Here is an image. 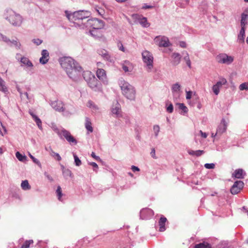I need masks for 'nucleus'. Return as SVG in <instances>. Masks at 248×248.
<instances>
[{"mask_svg": "<svg viewBox=\"0 0 248 248\" xmlns=\"http://www.w3.org/2000/svg\"><path fill=\"white\" fill-rule=\"evenodd\" d=\"M60 62L70 78L75 79L78 76V72L81 70V66L71 57H63L60 59Z\"/></svg>", "mask_w": 248, "mask_h": 248, "instance_id": "nucleus-1", "label": "nucleus"}, {"mask_svg": "<svg viewBox=\"0 0 248 248\" xmlns=\"http://www.w3.org/2000/svg\"><path fill=\"white\" fill-rule=\"evenodd\" d=\"M83 76L84 79L85 80L88 85L91 89L94 90L95 91H101L102 90L100 82L96 79L94 75H93L91 72H84Z\"/></svg>", "mask_w": 248, "mask_h": 248, "instance_id": "nucleus-2", "label": "nucleus"}, {"mask_svg": "<svg viewBox=\"0 0 248 248\" xmlns=\"http://www.w3.org/2000/svg\"><path fill=\"white\" fill-rule=\"evenodd\" d=\"M4 16L5 19L13 26H20L22 23V16L11 9L6 10Z\"/></svg>", "mask_w": 248, "mask_h": 248, "instance_id": "nucleus-3", "label": "nucleus"}, {"mask_svg": "<svg viewBox=\"0 0 248 248\" xmlns=\"http://www.w3.org/2000/svg\"><path fill=\"white\" fill-rule=\"evenodd\" d=\"M123 94L128 99L133 100L135 97V91L132 86L127 82H124L121 86Z\"/></svg>", "mask_w": 248, "mask_h": 248, "instance_id": "nucleus-4", "label": "nucleus"}, {"mask_svg": "<svg viewBox=\"0 0 248 248\" xmlns=\"http://www.w3.org/2000/svg\"><path fill=\"white\" fill-rule=\"evenodd\" d=\"M142 58L143 62L146 64L147 71L148 72L151 71L153 67L154 57L149 51L145 50L142 53Z\"/></svg>", "mask_w": 248, "mask_h": 248, "instance_id": "nucleus-5", "label": "nucleus"}, {"mask_svg": "<svg viewBox=\"0 0 248 248\" xmlns=\"http://www.w3.org/2000/svg\"><path fill=\"white\" fill-rule=\"evenodd\" d=\"M65 13L68 20L73 22L86 18L83 11L75 12L73 14H69L67 11H65Z\"/></svg>", "mask_w": 248, "mask_h": 248, "instance_id": "nucleus-6", "label": "nucleus"}, {"mask_svg": "<svg viewBox=\"0 0 248 248\" xmlns=\"http://www.w3.org/2000/svg\"><path fill=\"white\" fill-rule=\"evenodd\" d=\"M57 133L59 135L63 137L70 144H73L74 145L77 144V140L68 131L63 129L61 132L57 131Z\"/></svg>", "mask_w": 248, "mask_h": 248, "instance_id": "nucleus-7", "label": "nucleus"}, {"mask_svg": "<svg viewBox=\"0 0 248 248\" xmlns=\"http://www.w3.org/2000/svg\"><path fill=\"white\" fill-rule=\"evenodd\" d=\"M110 110L112 116L115 118H120L123 116L121 106L118 101L113 102Z\"/></svg>", "mask_w": 248, "mask_h": 248, "instance_id": "nucleus-8", "label": "nucleus"}, {"mask_svg": "<svg viewBox=\"0 0 248 248\" xmlns=\"http://www.w3.org/2000/svg\"><path fill=\"white\" fill-rule=\"evenodd\" d=\"M216 60L220 63L230 64L233 61V57L225 53H221L216 57Z\"/></svg>", "mask_w": 248, "mask_h": 248, "instance_id": "nucleus-9", "label": "nucleus"}, {"mask_svg": "<svg viewBox=\"0 0 248 248\" xmlns=\"http://www.w3.org/2000/svg\"><path fill=\"white\" fill-rule=\"evenodd\" d=\"M88 23L93 29H100L104 26L103 21L97 18H93L88 20Z\"/></svg>", "mask_w": 248, "mask_h": 248, "instance_id": "nucleus-10", "label": "nucleus"}, {"mask_svg": "<svg viewBox=\"0 0 248 248\" xmlns=\"http://www.w3.org/2000/svg\"><path fill=\"white\" fill-rule=\"evenodd\" d=\"M154 41L156 44L159 46L167 47L170 45V42L168 38L165 36L156 37Z\"/></svg>", "mask_w": 248, "mask_h": 248, "instance_id": "nucleus-11", "label": "nucleus"}, {"mask_svg": "<svg viewBox=\"0 0 248 248\" xmlns=\"http://www.w3.org/2000/svg\"><path fill=\"white\" fill-rule=\"evenodd\" d=\"M244 186V183L241 181H237L233 184L231 189L232 194H238Z\"/></svg>", "mask_w": 248, "mask_h": 248, "instance_id": "nucleus-12", "label": "nucleus"}, {"mask_svg": "<svg viewBox=\"0 0 248 248\" xmlns=\"http://www.w3.org/2000/svg\"><path fill=\"white\" fill-rule=\"evenodd\" d=\"M132 16L133 19L137 20L143 27H148L150 26V24L148 22L146 17H142V16L138 14H133Z\"/></svg>", "mask_w": 248, "mask_h": 248, "instance_id": "nucleus-13", "label": "nucleus"}, {"mask_svg": "<svg viewBox=\"0 0 248 248\" xmlns=\"http://www.w3.org/2000/svg\"><path fill=\"white\" fill-rule=\"evenodd\" d=\"M227 81L225 79H222L221 81H218L217 83L213 85L212 87V90L214 93L216 95H218L219 93L220 89L222 87L223 85H224L226 83Z\"/></svg>", "mask_w": 248, "mask_h": 248, "instance_id": "nucleus-14", "label": "nucleus"}, {"mask_svg": "<svg viewBox=\"0 0 248 248\" xmlns=\"http://www.w3.org/2000/svg\"><path fill=\"white\" fill-rule=\"evenodd\" d=\"M227 123L225 119H223L220 124L217 127V134H218L219 136L221 135L224 132H225L227 129Z\"/></svg>", "mask_w": 248, "mask_h": 248, "instance_id": "nucleus-15", "label": "nucleus"}, {"mask_svg": "<svg viewBox=\"0 0 248 248\" xmlns=\"http://www.w3.org/2000/svg\"><path fill=\"white\" fill-rule=\"evenodd\" d=\"M42 57L40 58V62L43 64H46L47 62L49 55V53L47 50L44 49L41 52Z\"/></svg>", "mask_w": 248, "mask_h": 248, "instance_id": "nucleus-16", "label": "nucleus"}, {"mask_svg": "<svg viewBox=\"0 0 248 248\" xmlns=\"http://www.w3.org/2000/svg\"><path fill=\"white\" fill-rule=\"evenodd\" d=\"M167 221V218L162 215L158 221V225L159 226V231L160 232H162L166 230L165 224Z\"/></svg>", "mask_w": 248, "mask_h": 248, "instance_id": "nucleus-17", "label": "nucleus"}, {"mask_svg": "<svg viewBox=\"0 0 248 248\" xmlns=\"http://www.w3.org/2000/svg\"><path fill=\"white\" fill-rule=\"evenodd\" d=\"M246 174L244 170L241 169L236 170L232 174V176L237 179H242Z\"/></svg>", "mask_w": 248, "mask_h": 248, "instance_id": "nucleus-18", "label": "nucleus"}, {"mask_svg": "<svg viewBox=\"0 0 248 248\" xmlns=\"http://www.w3.org/2000/svg\"><path fill=\"white\" fill-rule=\"evenodd\" d=\"M96 76L100 80H104L106 78V71L101 68H98L96 71Z\"/></svg>", "mask_w": 248, "mask_h": 248, "instance_id": "nucleus-19", "label": "nucleus"}, {"mask_svg": "<svg viewBox=\"0 0 248 248\" xmlns=\"http://www.w3.org/2000/svg\"><path fill=\"white\" fill-rule=\"evenodd\" d=\"M122 68L125 72L131 71L132 69V64L127 61H125L122 64Z\"/></svg>", "mask_w": 248, "mask_h": 248, "instance_id": "nucleus-20", "label": "nucleus"}, {"mask_svg": "<svg viewBox=\"0 0 248 248\" xmlns=\"http://www.w3.org/2000/svg\"><path fill=\"white\" fill-rule=\"evenodd\" d=\"M92 125L91 120L89 118L86 117L85 118V126L86 129L90 133L93 132V128Z\"/></svg>", "mask_w": 248, "mask_h": 248, "instance_id": "nucleus-21", "label": "nucleus"}, {"mask_svg": "<svg viewBox=\"0 0 248 248\" xmlns=\"http://www.w3.org/2000/svg\"><path fill=\"white\" fill-rule=\"evenodd\" d=\"M154 211L150 209V208H144L141 210L140 211V214L142 216H146V215H148L149 216H152L154 215Z\"/></svg>", "mask_w": 248, "mask_h": 248, "instance_id": "nucleus-22", "label": "nucleus"}, {"mask_svg": "<svg viewBox=\"0 0 248 248\" xmlns=\"http://www.w3.org/2000/svg\"><path fill=\"white\" fill-rule=\"evenodd\" d=\"M52 106L56 110L62 111L64 110L63 105L61 102H53L52 103Z\"/></svg>", "mask_w": 248, "mask_h": 248, "instance_id": "nucleus-23", "label": "nucleus"}, {"mask_svg": "<svg viewBox=\"0 0 248 248\" xmlns=\"http://www.w3.org/2000/svg\"><path fill=\"white\" fill-rule=\"evenodd\" d=\"M245 28L242 27L238 36V40L239 43H244L245 40Z\"/></svg>", "mask_w": 248, "mask_h": 248, "instance_id": "nucleus-24", "label": "nucleus"}, {"mask_svg": "<svg viewBox=\"0 0 248 248\" xmlns=\"http://www.w3.org/2000/svg\"><path fill=\"white\" fill-rule=\"evenodd\" d=\"M172 58L173 59V64L174 65H177L179 63L181 60V57L179 53H173L172 55Z\"/></svg>", "mask_w": 248, "mask_h": 248, "instance_id": "nucleus-25", "label": "nucleus"}, {"mask_svg": "<svg viewBox=\"0 0 248 248\" xmlns=\"http://www.w3.org/2000/svg\"><path fill=\"white\" fill-rule=\"evenodd\" d=\"M248 15L246 14L243 13L241 15V28H245L246 24L247 23Z\"/></svg>", "mask_w": 248, "mask_h": 248, "instance_id": "nucleus-26", "label": "nucleus"}, {"mask_svg": "<svg viewBox=\"0 0 248 248\" xmlns=\"http://www.w3.org/2000/svg\"><path fill=\"white\" fill-rule=\"evenodd\" d=\"M204 151L203 150H197V151H193V150H188V153L191 155H195L196 156H201L203 153Z\"/></svg>", "mask_w": 248, "mask_h": 248, "instance_id": "nucleus-27", "label": "nucleus"}, {"mask_svg": "<svg viewBox=\"0 0 248 248\" xmlns=\"http://www.w3.org/2000/svg\"><path fill=\"white\" fill-rule=\"evenodd\" d=\"M31 115L32 116L33 119H34V120L36 122L37 125H38V126L39 127V128L40 129H42V122H41V120L37 116H36L35 115L33 114L32 113H31Z\"/></svg>", "mask_w": 248, "mask_h": 248, "instance_id": "nucleus-28", "label": "nucleus"}, {"mask_svg": "<svg viewBox=\"0 0 248 248\" xmlns=\"http://www.w3.org/2000/svg\"><path fill=\"white\" fill-rule=\"evenodd\" d=\"M0 41H2L6 43H12V42L9 39H8L6 36H4L1 33H0ZM12 43L14 44L16 46L18 47V43L16 41L12 42Z\"/></svg>", "mask_w": 248, "mask_h": 248, "instance_id": "nucleus-29", "label": "nucleus"}, {"mask_svg": "<svg viewBox=\"0 0 248 248\" xmlns=\"http://www.w3.org/2000/svg\"><path fill=\"white\" fill-rule=\"evenodd\" d=\"M21 186L22 188L25 190H29L31 188L27 180L22 181L21 184Z\"/></svg>", "mask_w": 248, "mask_h": 248, "instance_id": "nucleus-30", "label": "nucleus"}, {"mask_svg": "<svg viewBox=\"0 0 248 248\" xmlns=\"http://www.w3.org/2000/svg\"><path fill=\"white\" fill-rule=\"evenodd\" d=\"M21 62L23 63L24 64L28 66V67H31L32 66V64L31 62L29 60V59L23 57L21 59Z\"/></svg>", "mask_w": 248, "mask_h": 248, "instance_id": "nucleus-31", "label": "nucleus"}, {"mask_svg": "<svg viewBox=\"0 0 248 248\" xmlns=\"http://www.w3.org/2000/svg\"><path fill=\"white\" fill-rule=\"evenodd\" d=\"M33 241L32 240H26L22 244L20 248H29L31 245L33 244Z\"/></svg>", "mask_w": 248, "mask_h": 248, "instance_id": "nucleus-32", "label": "nucleus"}, {"mask_svg": "<svg viewBox=\"0 0 248 248\" xmlns=\"http://www.w3.org/2000/svg\"><path fill=\"white\" fill-rule=\"evenodd\" d=\"M50 154L52 157L56 159L58 161H60L62 160V158L60 155L58 153L54 152L52 149H51Z\"/></svg>", "mask_w": 248, "mask_h": 248, "instance_id": "nucleus-33", "label": "nucleus"}, {"mask_svg": "<svg viewBox=\"0 0 248 248\" xmlns=\"http://www.w3.org/2000/svg\"><path fill=\"white\" fill-rule=\"evenodd\" d=\"M0 90L6 92L7 91L6 87L5 86L4 80L0 77Z\"/></svg>", "mask_w": 248, "mask_h": 248, "instance_id": "nucleus-34", "label": "nucleus"}, {"mask_svg": "<svg viewBox=\"0 0 248 248\" xmlns=\"http://www.w3.org/2000/svg\"><path fill=\"white\" fill-rule=\"evenodd\" d=\"M185 52L186 56L184 57V59L186 61L187 65L189 67V68H191V62L189 57V55L187 52L186 51Z\"/></svg>", "mask_w": 248, "mask_h": 248, "instance_id": "nucleus-35", "label": "nucleus"}, {"mask_svg": "<svg viewBox=\"0 0 248 248\" xmlns=\"http://www.w3.org/2000/svg\"><path fill=\"white\" fill-rule=\"evenodd\" d=\"M194 248H211L208 244L200 243L195 245Z\"/></svg>", "mask_w": 248, "mask_h": 248, "instance_id": "nucleus-36", "label": "nucleus"}, {"mask_svg": "<svg viewBox=\"0 0 248 248\" xmlns=\"http://www.w3.org/2000/svg\"><path fill=\"white\" fill-rule=\"evenodd\" d=\"M56 192L58 200L59 201H61V198H62V188L60 186H59L57 187V189L56 190Z\"/></svg>", "mask_w": 248, "mask_h": 248, "instance_id": "nucleus-37", "label": "nucleus"}, {"mask_svg": "<svg viewBox=\"0 0 248 248\" xmlns=\"http://www.w3.org/2000/svg\"><path fill=\"white\" fill-rule=\"evenodd\" d=\"M16 156L17 158L19 160L23 161L24 160L26 159V156L22 155L19 152H17L16 153Z\"/></svg>", "mask_w": 248, "mask_h": 248, "instance_id": "nucleus-38", "label": "nucleus"}, {"mask_svg": "<svg viewBox=\"0 0 248 248\" xmlns=\"http://www.w3.org/2000/svg\"><path fill=\"white\" fill-rule=\"evenodd\" d=\"M87 106L90 107V108L94 109V110L98 109L97 107L96 106H95L93 104V103L92 101H89L88 102Z\"/></svg>", "mask_w": 248, "mask_h": 248, "instance_id": "nucleus-39", "label": "nucleus"}, {"mask_svg": "<svg viewBox=\"0 0 248 248\" xmlns=\"http://www.w3.org/2000/svg\"><path fill=\"white\" fill-rule=\"evenodd\" d=\"M181 86L178 83H175L172 86V90L173 92H177L180 90Z\"/></svg>", "mask_w": 248, "mask_h": 248, "instance_id": "nucleus-40", "label": "nucleus"}, {"mask_svg": "<svg viewBox=\"0 0 248 248\" xmlns=\"http://www.w3.org/2000/svg\"><path fill=\"white\" fill-rule=\"evenodd\" d=\"M74 157L75 162L76 165L77 166H79L81 164V160L75 155H74Z\"/></svg>", "mask_w": 248, "mask_h": 248, "instance_id": "nucleus-41", "label": "nucleus"}, {"mask_svg": "<svg viewBox=\"0 0 248 248\" xmlns=\"http://www.w3.org/2000/svg\"><path fill=\"white\" fill-rule=\"evenodd\" d=\"M178 105H179V108L180 109H182L185 112H187V110H188L186 106H185V105L184 104L180 103L178 104Z\"/></svg>", "mask_w": 248, "mask_h": 248, "instance_id": "nucleus-42", "label": "nucleus"}, {"mask_svg": "<svg viewBox=\"0 0 248 248\" xmlns=\"http://www.w3.org/2000/svg\"><path fill=\"white\" fill-rule=\"evenodd\" d=\"M239 89L241 91L248 90V85L246 83H242L239 86Z\"/></svg>", "mask_w": 248, "mask_h": 248, "instance_id": "nucleus-43", "label": "nucleus"}, {"mask_svg": "<svg viewBox=\"0 0 248 248\" xmlns=\"http://www.w3.org/2000/svg\"><path fill=\"white\" fill-rule=\"evenodd\" d=\"M204 167L208 169H214L215 165L214 163H206L204 165Z\"/></svg>", "mask_w": 248, "mask_h": 248, "instance_id": "nucleus-44", "label": "nucleus"}, {"mask_svg": "<svg viewBox=\"0 0 248 248\" xmlns=\"http://www.w3.org/2000/svg\"><path fill=\"white\" fill-rule=\"evenodd\" d=\"M117 46L119 48V50L122 51L123 52L125 51L124 47L121 42L119 41L118 42Z\"/></svg>", "mask_w": 248, "mask_h": 248, "instance_id": "nucleus-45", "label": "nucleus"}, {"mask_svg": "<svg viewBox=\"0 0 248 248\" xmlns=\"http://www.w3.org/2000/svg\"><path fill=\"white\" fill-rule=\"evenodd\" d=\"M160 128L158 125H155L154 126V131L155 133V136H157L159 132Z\"/></svg>", "mask_w": 248, "mask_h": 248, "instance_id": "nucleus-46", "label": "nucleus"}, {"mask_svg": "<svg viewBox=\"0 0 248 248\" xmlns=\"http://www.w3.org/2000/svg\"><path fill=\"white\" fill-rule=\"evenodd\" d=\"M29 156L32 160L33 162L37 164H39L40 163L38 160L35 158L33 156H32L31 154H29Z\"/></svg>", "mask_w": 248, "mask_h": 248, "instance_id": "nucleus-47", "label": "nucleus"}, {"mask_svg": "<svg viewBox=\"0 0 248 248\" xmlns=\"http://www.w3.org/2000/svg\"><path fill=\"white\" fill-rule=\"evenodd\" d=\"M186 99H190L191 98L192 92L191 91H186Z\"/></svg>", "mask_w": 248, "mask_h": 248, "instance_id": "nucleus-48", "label": "nucleus"}, {"mask_svg": "<svg viewBox=\"0 0 248 248\" xmlns=\"http://www.w3.org/2000/svg\"><path fill=\"white\" fill-rule=\"evenodd\" d=\"M173 105L170 104L167 108V110L168 112L169 113H171L173 111Z\"/></svg>", "mask_w": 248, "mask_h": 248, "instance_id": "nucleus-49", "label": "nucleus"}, {"mask_svg": "<svg viewBox=\"0 0 248 248\" xmlns=\"http://www.w3.org/2000/svg\"><path fill=\"white\" fill-rule=\"evenodd\" d=\"M98 53L102 57H104L106 54L108 53L106 50H99Z\"/></svg>", "mask_w": 248, "mask_h": 248, "instance_id": "nucleus-50", "label": "nucleus"}, {"mask_svg": "<svg viewBox=\"0 0 248 248\" xmlns=\"http://www.w3.org/2000/svg\"><path fill=\"white\" fill-rule=\"evenodd\" d=\"M91 156L92 157H93L94 159H95L96 160H100V157L98 156H96L94 152L92 153Z\"/></svg>", "mask_w": 248, "mask_h": 248, "instance_id": "nucleus-51", "label": "nucleus"}, {"mask_svg": "<svg viewBox=\"0 0 248 248\" xmlns=\"http://www.w3.org/2000/svg\"><path fill=\"white\" fill-rule=\"evenodd\" d=\"M33 42L36 44L37 45H40L42 42V41L40 39H34L33 40Z\"/></svg>", "mask_w": 248, "mask_h": 248, "instance_id": "nucleus-52", "label": "nucleus"}, {"mask_svg": "<svg viewBox=\"0 0 248 248\" xmlns=\"http://www.w3.org/2000/svg\"><path fill=\"white\" fill-rule=\"evenodd\" d=\"M103 58L107 61H111V57L108 53L106 54L104 57H103Z\"/></svg>", "mask_w": 248, "mask_h": 248, "instance_id": "nucleus-53", "label": "nucleus"}, {"mask_svg": "<svg viewBox=\"0 0 248 248\" xmlns=\"http://www.w3.org/2000/svg\"><path fill=\"white\" fill-rule=\"evenodd\" d=\"M153 8H154V6H153L147 5L146 4H144V5L142 6V9H152Z\"/></svg>", "mask_w": 248, "mask_h": 248, "instance_id": "nucleus-54", "label": "nucleus"}, {"mask_svg": "<svg viewBox=\"0 0 248 248\" xmlns=\"http://www.w3.org/2000/svg\"><path fill=\"white\" fill-rule=\"evenodd\" d=\"M180 46L183 48H185L186 46V44L185 42H180Z\"/></svg>", "mask_w": 248, "mask_h": 248, "instance_id": "nucleus-55", "label": "nucleus"}, {"mask_svg": "<svg viewBox=\"0 0 248 248\" xmlns=\"http://www.w3.org/2000/svg\"><path fill=\"white\" fill-rule=\"evenodd\" d=\"M200 133L201 134V136L203 138H206L207 137V134L206 133L203 132L202 130L200 131Z\"/></svg>", "mask_w": 248, "mask_h": 248, "instance_id": "nucleus-56", "label": "nucleus"}, {"mask_svg": "<svg viewBox=\"0 0 248 248\" xmlns=\"http://www.w3.org/2000/svg\"><path fill=\"white\" fill-rule=\"evenodd\" d=\"M155 149L154 148L152 149V151L151 152V156L153 157V158H155L156 157L155 156Z\"/></svg>", "mask_w": 248, "mask_h": 248, "instance_id": "nucleus-57", "label": "nucleus"}, {"mask_svg": "<svg viewBox=\"0 0 248 248\" xmlns=\"http://www.w3.org/2000/svg\"><path fill=\"white\" fill-rule=\"evenodd\" d=\"M131 169H132V170L133 171H139L140 170V169L139 168H138L137 167H136L135 166H132V167H131Z\"/></svg>", "mask_w": 248, "mask_h": 248, "instance_id": "nucleus-58", "label": "nucleus"}, {"mask_svg": "<svg viewBox=\"0 0 248 248\" xmlns=\"http://www.w3.org/2000/svg\"><path fill=\"white\" fill-rule=\"evenodd\" d=\"M90 165L93 166V168H98L97 164L95 162H91L90 163Z\"/></svg>", "mask_w": 248, "mask_h": 248, "instance_id": "nucleus-59", "label": "nucleus"}, {"mask_svg": "<svg viewBox=\"0 0 248 248\" xmlns=\"http://www.w3.org/2000/svg\"><path fill=\"white\" fill-rule=\"evenodd\" d=\"M45 175L46 176V177H47V178L50 181H53V179L52 178V177L49 174H45Z\"/></svg>", "mask_w": 248, "mask_h": 248, "instance_id": "nucleus-60", "label": "nucleus"}, {"mask_svg": "<svg viewBox=\"0 0 248 248\" xmlns=\"http://www.w3.org/2000/svg\"><path fill=\"white\" fill-rule=\"evenodd\" d=\"M211 136H212V137H215L216 136H217L219 135H218V134H217V132H216L215 134L212 133Z\"/></svg>", "mask_w": 248, "mask_h": 248, "instance_id": "nucleus-61", "label": "nucleus"}, {"mask_svg": "<svg viewBox=\"0 0 248 248\" xmlns=\"http://www.w3.org/2000/svg\"><path fill=\"white\" fill-rule=\"evenodd\" d=\"M102 64V63H101V62H97V65L98 66H101Z\"/></svg>", "mask_w": 248, "mask_h": 248, "instance_id": "nucleus-62", "label": "nucleus"}, {"mask_svg": "<svg viewBox=\"0 0 248 248\" xmlns=\"http://www.w3.org/2000/svg\"><path fill=\"white\" fill-rule=\"evenodd\" d=\"M3 153L2 149L0 147V154H2Z\"/></svg>", "mask_w": 248, "mask_h": 248, "instance_id": "nucleus-63", "label": "nucleus"}, {"mask_svg": "<svg viewBox=\"0 0 248 248\" xmlns=\"http://www.w3.org/2000/svg\"><path fill=\"white\" fill-rule=\"evenodd\" d=\"M128 174H129L131 176H133V174H132V173H131V172H129Z\"/></svg>", "mask_w": 248, "mask_h": 248, "instance_id": "nucleus-64", "label": "nucleus"}]
</instances>
